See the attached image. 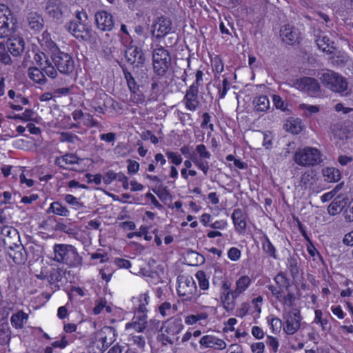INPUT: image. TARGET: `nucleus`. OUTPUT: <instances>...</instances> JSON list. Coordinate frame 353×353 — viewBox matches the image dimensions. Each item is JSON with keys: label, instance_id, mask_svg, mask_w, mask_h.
I'll return each mask as SVG.
<instances>
[{"label": "nucleus", "instance_id": "12", "mask_svg": "<svg viewBox=\"0 0 353 353\" xmlns=\"http://www.w3.org/2000/svg\"><path fill=\"white\" fill-rule=\"evenodd\" d=\"M32 52L34 53V62L41 67L48 77L52 79L55 78L57 75V70L50 62L46 54L39 50H34Z\"/></svg>", "mask_w": 353, "mask_h": 353}, {"label": "nucleus", "instance_id": "27", "mask_svg": "<svg viewBox=\"0 0 353 353\" xmlns=\"http://www.w3.org/2000/svg\"><path fill=\"white\" fill-rule=\"evenodd\" d=\"M38 41L41 48L43 50L51 54V55L59 50L56 43L52 41L50 33L47 31L42 33V34L38 38Z\"/></svg>", "mask_w": 353, "mask_h": 353}, {"label": "nucleus", "instance_id": "9", "mask_svg": "<svg viewBox=\"0 0 353 353\" xmlns=\"http://www.w3.org/2000/svg\"><path fill=\"white\" fill-rule=\"evenodd\" d=\"M183 327L181 319L169 320L161 327L162 335L167 342L173 344L178 339V335Z\"/></svg>", "mask_w": 353, "mask_h": 353}, {"label": "nucleus", "instance_id": "37", "mask_svg": "<svg viewBox=\"0 0 353 353\" xmlns=\"http://www.w3.org/2000/svg\"><path fill=\"white\" fill-rule=\"evenodd\" d=\"M195 166L201 170L205 175H207L210 170L209 160L210 159H201L196 155H189Z\"/></svg>", "mask_w": 353, "mask_h": 353}, {"label": "nucleus", "instance_id": "22", "mask_svg": "<svg viewBox=\"0 0 353 353\" xmlns=\"http://www.w3.org/2000/svg\"><path fill=\"white\" fill-rule=\"evenodd\" d=\"M171 21L167 18L161 17L153 25L152 33L157 37H163L171 31Z\"/></svg>", "mask_w": 353, "mask_h": 353}, {"label": "nucleus", "instance_id": "32", "mask_svg": "<svg viewBox=\"0 0 353 353\" xmlns=\"http://www.w3.org/2000/svg\"><path fill=\"white\" fill-rule=\"evenodd\" d=\"M284 128L286 131L294 134H298L303 130V125L300 119L290 118L285 121Z\"/></svg>", "mask_w": 353, "mask_h": 353}, {"label": "nucleus", "instance_id": "40", "mask_svg": "<svg viewBox=\"0 0 353 353\" xmlns=\"http://www.w3.org/2000/svg\"><path fill=\"white\" fill-rule=\"evenodd\" d=\"M331 131L334 139L344 140L347 138V132L341 124L332 125L331 126Z\"/></svg>", "mask_w": 353, "mask_h": 353}, {"label": "nucleus", "instance_id": "56", "mask_svg": "<svg viewBox=\"0 0 353 353\" xmlns=\"http://www.w3.org/2000/svg\"><path fill=\"white\" fill-rule=\"evenodd\" d=\"M270 327L274 333L280 332L282 326V322L279 318H272L270 321Z\"/></svg>", "mask_w": 353, "mask_h": 353}, {"label": "nucleus", "instance_id": "30", "mask_svg": "<svg viewBox=\"0 0 353 353\" xmlns=\"http://www.w3.org/2000/svg\"><path fill=\"white\" fill-rule=\"evenodd\" d=\"M48 214H54L60 216H68L70 215V210L66 206L59 201H54L50 204L46 210Z\"/></svg>", "mask_w": 353, "mask_h": 353}, {"label": "nucleus", "instance_id": "33", "mask_svg": "<svg viewBox=\"0 0 353 353\" xmlns=\"http://www.w3.org/2000/svg\"><path fill=\"white\" fill-rule=\"evenodd\" d=\"M298 110L301 112L303 117L310 118L320 112V107L316 105L301 103L299 104Z\"/></svg>", "mask_w": 353, "mask_h": 353}, {"label": "nucleus", "instance_id": "11", "mask_svg": "<svg viewBox=\"0 0 353 353\" xmlns=\"http://www.w3.org/2000/svg\"><path fill=\"white\" fill-rule=\"evenodd\" d=\"M68 30L77 39L88 41L92 37V29L87 23L82 21H71Z\"/></svg>", "mask_w": 353, "mask_h": 353}, {"label": "nucleus", "instance_id": "6", "mask_svg": "<svg viewBox=\"0 0 353 353\" xmlns=\"http://www.w3.org/2000/svg\"><path fill=\"white\" fill-rule=\"evenodd\" d=\"M17 20L10 9L0 3V38L11 35L16 30Z\"/></svg>", "mask_w": 353, "mask_h": 353}, {"label": "nucleus", "instance_id": "47", "mask_svg": "<svg viewBox=\"0 0 353 353\" xmlns=\"http://www.w3.org/2000/svg\"><path fill=\"white\" fill-rule=\"evenodd\" d=\"M8 47L3 42L0 43V61L4 64H10L11 63V57L8 52Z\"/></svg>", "mask_w": 353, "mask_h": 353}, {"label": "nucleus", "instance_id": "49", "mask_svg": "<svg viewBox=\"0 0 353 353\" xmlns=\"http://www.w3.org/2000/svg\"><path fill=\"white\" fill-rule=\"evenodd\" d=\"M196 278L199 281L200 288L202 290H207L209 287L208 280L206 279V275L204 272L199 271L196 274Z\"/></svg>", "mask_w": 353, "mask_h": 353}, {"label": "nucleus", "instance_id": "46", "mask_svg": "<svg viewBox=\"0 0 353 353\" xmlns=\"http://www.w3.org/2000/svg\"><path fill=\"white\" fill-rule=\"evenodd\" d=\"M262 248L265 252L275 258V248L266 235L264 236L262 241Z\"/></svg>", "mask_w": 353, "mask_h": 353}, {"label": "nucleus", "instance_id": "54", "mask_svg": "<svg viewBox=\"0 0 353 353\" xmlns=\"http://www.w3.org/2000/svg\"><path fill=\"white\" fill-rule=\"evenodd\" d=\"M263 146L267 149L270 150L272 145V135L270 132H263Z\"/></svg>", "mask_w": 353, "mask_h": 353}, {"label": "nucleus", "instance_id": "14", "mask_svg": "<svg viewBox=\"0 0 353 353\" xmlns=\"http://www.w3.org/2000/svg\"><path fill=\"white\" fill-rule=\"evenodd\" d=\"M253 283L251 276L247 274H239L236 276L234 281V288L232 289V299H236L241 296L245 294Z\"/></svg>", "mask_w": 353, "mask_h": 353}, {"label": "nucleus", "instance_id": "38", "mask_svg": "<svg viewBox=\"0 0 353 353\" xmlns=\"http://www.w3.org/2000/svg\"><path fill=\"white\" fill-rule=\"evenodd\" d=\"M254 109L259 112H265L270 106V103L266 96L261 95L256 97L253 101Z\"/></svg>", "mask_w": 353, "mask_h": 353}, {"label": "nucleus", "instance_id": "15", "mask_svg": "<svg viewBox=\"0 0 353 353\" xmlns=\"http://www.w3.org/2000/svg\"><path fill=\"white\" fill-rule=\"evenodd\" d=\"M125 57L129 63L137 68L143 66L145 61L142 50L135 46L130 45L127 48Z\"/></svg>", "mask_w": 353, "mask_h": 353}, {"label": "nucleus", "instance_id": "48", "mask_svg": "<svg viewBox=\"0 0 353 353\" xmlns=\"http://www.w3.org/2000/svg\"><path fill=\"white\" fill-rule=\"evenodd\" d=\"M174 305H172L170 303L164 302L159 307V311L163 316L171 315L175 310Z\"/></svg>", "mask_w": 353, "mask_h": 353}, {"label": "nucleus", "instance_id": "7", "mask_svg": "<svg viewBox=\"0 0 353 353\" xmlns=\"http://www.w3.org/2000/svg\"><path fill=\"white\" fill-rule=\"evenodd\" d=\"M177 281V293L183 301H190L196 297L197 287L192 276L179 275Z\"/></svg>", "mask_w": 353, "mask_h": 353}, {"label": "nucleus", "instance_id": "23", "mask_svg": "<svg viewBox=\"0 0 353 353\" xmlns=\"http://www.w3.org/2000/svg\"><path fill=\"white\" fill-rule=\"evenodd\" d=\"M232 220L235 230L239 234H243L246 230V215L241 209H235L232 214Z\"/></svg>", "mask_w": 353, "mask_h": 353}, {"label": "nucleus", "instance_id": "17", "mask_svg": "<svg viewBox=\"0 0 353 353\" xmlns=\"http://www.w3.org/2000/svg\"><path fill=\"white\" fill-rule=\"evenodd\" d=\"M199 89L196 85L192 84L187 90L183 103L187 110L190 111H195L199 105L198 100Z\"/></svg>", "mask_w": 353, "mask_h": 353}, {"label": "nucleus", "instance_id": "44", "mask_svg": "<svg viewBox=\"0 0 353 353\" xmlns=\"http://www.w3.org/2000/svg\"><path fill=\"white\" fill-rule=\"evenodd\" d=\"M114 272V268L111 265H105L103 268L99 270V274L103 281L108 283L110 281Z\"/></svg>", "mask_w": 353, "mask_h": 353}, {"label": "nucleus", "instance_id": "63", "mask_svg": "<svg viewBox=\"0 0 353 353\" xmlns=\"http://www.w3.org/2000/svg\"><path fill=\"white\" fill-rule=\"evenodd\" d=\"M68 344V342L65 336H62L60 340L54 341L52 346L54 347H59L61 349L65 348Z\"/></svg>", "mask_w": 353, "mask_h": 353}, {"label": "nucleus", "instance_id": "57", "mask_svg": "<svg viewBox=\"0 0 353 353\" xmlns=\"http://www.w3.org/2000/svg\"><path fill=\"white\" fill-rule=\"evenodd\" d=\"M117 177V173L112 170H109L103 176V183L106 185L111 183L114 180H116Z\"/></svg>", "mask_w": 353, "mask_h": 353}, {"label": "nucleus", "instance_id": "1", "mask_svg": "<svg viewBox=\"0 0 353 353\" xmlns=\"http://www.w3.org/2000/svg\"><path fill=\"white\" fill-rule=\"evenodd\" d=\"M54 261L69 267H78L81 263V257L77 249L68 244H55L53 247Z\"/></svg>", "mask_w": 353, "mask_h": 353}, {"label": "nucleus", "instance_id": "24", "mask_svg": "<svg viewBox=\"0 0 353 353\" xmlns=\"http://www.w3.org/2000/svg\"><path fill=\"white\" fill-rule=\"evenodd\" d=\"M199 343L201 345L208 348H216L218 350H223L226 347V343L212 335H205L200 339Z\"/></svg>", "mask_w": 353, "mask_h": 353}, {"label": "nucleus", "instance_id": "51", "mask_svg": "<svg viewBox=\"0 0 353 353\" xmlns=\"http://www.w3.org/2000/svg\"><path fill=\"white\" fill-rule=\"evenodd\" d=\"M228 257L232 261H237L241 256V252L235 247L230 248L228 251Z\"/></svg>", "mask_w": 353, "mask_h": 353}, {"label": "nucleus", "instance_id": "34", "mask_svg": "<svg viewBox=\"0 0 353 353\" xmlns=\"http://www.w3.org/2000/svg\"><path fill=\"white\" fill-rule=\"evenodd\" d=\"M322 174L324 180L329 183H334L339 181L341 178L340 171L332 167H327L322 170Z\"/></svg>", "mask_w": 353, "mask_h": 353}, {"label": "nucleus", "instance_id": "13", "mask_svg": "<svg viewBox=\"0 0 353 353\" xmlns=\"http://www.w3.org/2000/svg\"><path fill=\"white\" fill-rule=\"evenodd\" d=\"M283 330L288 334H294L300 327L301 317L300 312L294 309L284 315Z\"/></svg>", "mask_w": 353, "mask_h": 353}, {"label": "nucleus", "instance_id": "4", "mask_svg": "<svg viewBox=\"0 0 353 353\" xmlns=\"http://www.w3.org/2000/svg\"><path fill=\"white\" fill-rule=\"evenodd\" d=\"M320 80L328 90L334 92L344 94L347 90L348 83L346 79L333 71L323 72Z\"/></svg>", "mask_w": 353, "mask_h": 353}, {"label": "nucleus", "instance_id": "2", "mask_svg": "<svg viewBox=\"0 0 353 353\" xmlns=\"http://www.w3.org/2000/svg\"><path fill=\"white\" fill-rule=\"evenodd\" d=\"M276 285H270L269 290L272 295L284 305L290 307L293 305L295 297L289 290V282L284 274L280 273L274 277Z\"/></svg>", "mask_w": 353, "mask_h": 353}, {"label": "nucleus", "instance_id": "53", "mask_svg": "<svg viewBox=\"0 0 353 353\" xmlns=\"http://www.w3.org/2000/svg\"><path fill=\"white\" fill-rule=\"evenodd\" d=\"M228 226V222L225 219L216 220L210 225L214 230H225Z\"/></svg>", "mask_w": 353, "mask_h": 353}, {"label": "nucleus", "instance_id": "5", "mask_svg": "<svg viewBox=\"0 0 353 353\" xmlns=\"http://www.w3.org/2000/svg\"><path fill=\"white\" fill-rule=\"evenodd\" d=\"M171 63V58L168 51L162 46L154 49L152 54V65L154 72L158 76H164Z\"/></svg>", "mask_w": 353, "mask_h": 353}, {"label": "nucleus", "instance_id": "55", "mask_svg": "<svg viewBox=\"0 0 353 353\" xmlns=\"http://www.w3.org/2000/svg\"><path fill=\"white\" fill-rule=\"evenodd\" d=\"M344 217L347 221H353V199L350 201L347 208L344 211Z\"/></svg>", "mask_w": 353, "mask_h": 353}, {"label": "nucleus", "instance_id": "18", "mask_svg": "<svg viewBox=\"0 0 353 353\" xmlns=\"http://www.w3.org/2000/svg\"><path fill=\"white\" fill-rule=\"evenodd\" d=\"M147 316L146 314H137L134 316L132 321L128 322L125 325V329L127 332H132V331L141 333L147 327Z\"/></svg>", "mask_w": 353, "mask_h": 353}, {"label": "nucleus", "instance_id": "21", "mask_svg": "<svg viewBox=\"0 0 353 353\" xmlns=\"http://www.w3.org/2000/svg\"><path fill=\"white\" fill-rule=\"evenodd\" d=\"M316 44L319 48L323 52L332 54L335 51V46L334 41H331L325 32H320L316 39Z\"/></svg>", "mask_w": 353, "mask_h": 353}, {"label": "nucleus", "instance_id": "39", "mask_svg": "<svg viewBox=\"0 0 353 353\" xmlns=\"http://www.w3.org/2000/svg\"><path fill=\"white\" fill-rule=\"evenodd\" d=\"M344 207V201L341 197L336 198L328 206L327 212L330 215L339 213Z\"/></svg>", "mask_w": 353, "mask_h": 353}, {"label": "nucleus", "instance_id": "19", "mask_svg": "<svg viewBox=\"0 0 353 353\" xmlns=\"http://www.w3.org/2000/svg\"><path fill=\"white\" fill-rule=\"evenodd\" d=\"M97 27L102 31H110L114 26L113 18L111 14L106 11H99L95 14Z\"/></svg>", "mask_w": 353, "mask_h": 353}, {"label": "nucleus", "instance_id": "62", "mask_svg": "<svg viewBox=\"0 0 353 353\" xmlns=\"http://www.w3.org/2000/svg\"><path fill=\"white\" fill-rule=\"evenodd\" d=\"M337 161L341 165L345 166L352 162L353 158L350 156L341 154L338 157Z\"/></svg>", "mask_w": 353, "mask_h": 353}, {"label": "nucleus", "instance_id": "52", "mask_svg": "<svg viewBox=\"0 0 353 353\" xmlns=\"http://www.w3.org/2000/svg\"><path fill=\"white\" fill-rule=\"evenodd\" d=\"M166 156L174 165H179L182 163L183 159L181 156L174 152H166Z\"/></svg>", "mask_w": 353, "mask_h": 353}, {"label": "nucleus", "instance_id": "43", "mask_svg": "<svg viewBox=\"0 0 353 353\" xmlns=\"http://www.w3.org/2000/svg\"><path fill=\"white\" fill-rule=\"evenodd\" d=\"M64 201L75 210H79L83 207V204L77 197L70 194L64 196Z\"/></svg>", "mask_w": 353, "mask_h": 353}, {"label": "nucleus", "instance_id": "3", "mask_svg": "<svg viewBox=\"0 0 353 353\" xmlns=\"http://www.w3.org/2000/svg\"><path fill=\"white\" fill-rule=\"evenodd\" d=\"M294 162L301 166H314L323 162L321 151L314 147L298 148L293 157Z\"/></svg>", "mask_w": 353, "mask_h": 353}, {"label": "nucleus", "instance_id": "31", "mask_svg": "<svg viewBox=\"0 0 353 353\" xmlns=\"http://www.w3.org/2000/svg\"><path fill=\"white\" fill-rule=\"evenodd\" d=\"M46 74L44 71L37 67L30 66L28 70V77L34 82L39 84H44L46 82Z\"/></svg>", "mask_w": 353, "mask_h": 353}, {"label": "nucleus", "instance_id": "59", "mask_svg": "<svg viewBox=\"0 0 353 353\" xmlns=\"http://www.w3.org/2000/svg\"><path fill=\"white\" fill-rule=\"evenodd\" d=\"M250 348L252 353H263L265 345L263 342H256L252 343Z\"/></svg>", "mask_w": 353, "mask_h": 353}, {"label": "nucleus", "instance_id": "58", "mask_svg": "<svg viewBox=\"0 0 353 353\" xmlns=\"http://www.w3.org/2000/svg\"><path fill=\"white\" fill-rule=\"evenodd\" d=\"M272 101L274 105L276 107V108L282 110H285L286 109V105L280 96L276 94L273 95Z\"/></svg>", "mask_w": 353, "mask_h": 353}, {"label": "nucleus", "instance_id": "50", "mask_svg": "<svg viewBox=\"0 0 353 353\" xmlns=\"http://www.w3.org/2000/svg\"><path fill=\"white\" fill-rule=\"evenodd\" d=\"M8 97L14 100V103H21L23 105H26L28 103V100L26 98L23 97L20 94H17L12 90L8 91Z\"/></svg>", "mask_w": 353, "mask_h": 353}, {"label": "nucleus", "instance_id": "28", "mask_svg": "<svg viewBox=\"0 0 353 353\" xmlns=\"http://www.w3.org/2000/svg\"><path fill=\"white\" fill-rule=\"evenodd\" d=\"M8 50L13 56L20 55L25 49V41L20 37H14L8 39Z\"/></svg>", "mask_w": 353, "mask_h": 353}, {"label": "nucleus", "instance_id": "26", "mask_svg": "<svg viewBox=\"0 0 353 353\" xmlns=\"http://www.w3.org/2000/svg\"><path fill=\"white\" fill-rule=\"evenodd\" d=\"M150 302V296L148 292L140 294L137 297L132 298V303L137 314H145L147 312V305Z\"/></svg>", "mask_w": 353, "mask_h": 353}, {"label": "nucleus", "instance_id": "10", "mask_svg": "<svg viewBox=\"0 0 353 353\" xmlns=\"http://www.w3.org/2000/svg\"><path fill=\"white\" fill-rule=\"evenodd\" d=\"M51 57L55 66L61 73L69 74L73 71L74 61L69 54L58 50Z\"/></svg>", "mask_w": 353, "mask_h": 353}, {"label": "nucleus", "instance_id": "29", "mask_svg": "<svg viewBox=\"0 0 353 353\" xmlns=\"http://www.w3.org/2000/svg\"><path fill=\"white\" fill-rule=\"evenodd\" d=\"M63 6L59 0H49L46 6L48 14L54 19H60L62 16Z\"/></svg>", "mask_w": 353, "mask_h": 353}, {"label": "nucleus", "instance_id": "42", "mask_svg": "<svg viewBox=\"0 0 353 353\" xmlns=\"http://www.w3.org/2000/svg\"><path fill=\"white\" fill-rule=\"evenodd\" d=\"M190 155H196L197 157H200L201 159H210L211 154L210 151L208 150L206 146L203 144H198L195 147V151Z\"/></svg>", "mask_w": 353, "mask_h": 353}, {"label": "nucleus", "instance_id": "36", "mask_svg": "<svg viewBox=\"0 0 353 353\" xmlns=\"http://www.w3.org/2000/svg\"><path fill=\"white\" fill-rule=\"evenodd\" d=\"M28 319V314L20 311L12 315L10 321L13 327L17 329H21L23 327V325L26 323Z\"/></svg>", "mask_w": 353, "mask_h": 353}, {"label": "nucleus", "instance_id": "41", "mask_svg": "<svg viewBox=\"0 0 353 353\" xmlns=\"http://www.w3.org/2000/svg\"><path fill=\"white\" fill-rule=\"evenodd\" d=\"M34 112L30 109H26L21 114L9 115L8 117L11 119H19L24 122L33 121L34 119Z\"/></svg>", "mask_w": 353, "mask_h": 353}, {"label": "nucleus", "instance_id": "64", "mask_svg": "<svg viewBox=\"0 0 353 353\" xmlns=\"http://www.w3.org/2000/svg\"><path fill=\"white\" fill-rule=\"evenodd\" d=\"M343 242L347 246H353V230L345 234Z\"/></svg>", "mask_w": 353, "mask_h": 353}, {"label": "nucleus", "instance_id": "61", "mask_svg": "<svg viewBox=\"0 0 353 353\" xmlns=\"http://www.w3.org/2000/svg\"><path fill=\"white\" fill-rule=\"evenodd\" d=\"M212 66L217 73H221L223 71V63L219 58L216 57L212 61Z\"/></svg>", "mask_w": 353, "mask_h": 353}, {"label": "nucleus", "instance_id": "25", "mask_svg": "<svg viewBox=\"0 0 353 353\" xmlns=\"http://www.w3.org/2000/svg\"><path fill=\"white\" fill-rule=\"evenodd\" d=\"M96 339L106 348L114 341V331L110 327H104L97 332Z\"/></svg>", "mask_w": 353, "mask_h": 353}, {"label": "nucleus", "instance_id": "8", "mask_svg": "<svg viewBox=\"0 0 353 353\" xmlns=\"http://www.w3.org/2000/svg\"><path fill=\"white\" fill-rule=\"evenodd\" d=\"M292 86L296 90L307 94L310 97H316L321 92L318 81L312 77H303L296 79Z\"/></svg>", "mask_w": 353, "mask_h": 353}, {"label": "nucleus", "instance_id": "20", "mask_svg": "<svg viewBox=\"0 0 353 353\" xmlns=\"http://www.w3.org/2000/svg\"><path fill=\"white\" fill-rule=\"evenodd\" d=\"M280 36L283 42L292 45L299 41L300 33L294 27L287 24L281 28Z\"/></svg>", "mask_w": 353, "mask_h": 353}, {"label": "nucleus", "instance_id": "35", "mask_svg": "<svg viewBox=\"0 0 353 353\" xmlns=\"http://www.w3.org/2000/svg\"><path fill=\"white\" fill-rule=\"evenodd\" d=\"M28 20L30 28L35 32L39 31L43 26V19L37 12L30 13Z\"/></svg>", "mask_w": 353, "mask_h": 353}, {"label": "nucleus", "instance_id": "45", "mask_svg": "<svg viewBox=\"0 0 353 353\" xmlns=\"http://www.w3.org/2000/svg\"><path fill=\"white\" fill-rule=\"evenodd\" d=\"M128 341L141 349L145 345V338L142 335H135L132 332H129Z\"/></svg>", "mask_w": 353, "mask_h": 353}, {"label": "nucleus", "instance_id": "60", "mask_svg": "<svg viewBox=\"0 0 353 353\" xmlns=\"http://www.w3.org/2000/svg\"><path fill=\"white\" fill-rule=\"evenodd\" d=\"M139 170V163L136 161L129 160L128 165V171L130 174H136Z\"/></svg>", "mask_w": 353, "mask_h": 353}, {"label": "nucleus", "instance_id": "16", "mask_svg": "<svg viewBox=\"0 0 353 353\" xmlns=\"http://www.w3.org/2000/svg\"><path fill=\"white\" fill-rule=\"evenodd\" d=\"M55 163L57 165L66 169L69 166L74 164H83L84 165H91L92 162L91 160L88 159H79L73 154H67L65 155L57 157L55 160Z\"/></svg>", "mask_w": 353, "mask_h": 353}]
</instances>
